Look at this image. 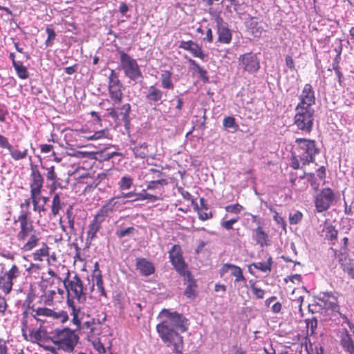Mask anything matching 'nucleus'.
Masks as SVG:
<instances>
[{
  "label": "nucleus",
  "instance_id": "1",
  "mask_svg": "<svg viewBox=\"0 0 354 354\" xmlns=\"http://www.w3.org/2000/svg\"><path fill=\"white\" fill-rule=\"evenodd\" d=\"M158 318L160 322L156 325V330L159 337L168 346H173L174 352L182 354L183 341L180 333L188 329V319L183 314L165 308L160 311Z\"/></svg>",
  "mask_w": 354,
  "mask_h": 354
},
{
  "label": "nucleus",
  "instance_id": "2",
  "mask_svg": "<svg viewBox=\"0 0 354 354\" xmlns=\"http://www.w3.org/2000/svg\"><path fill=\"white\" fill-rule=\"evenodd\" d=\"M70 275L68 270L66 277L62 281L66 291L68 306L75 305V300L79 304H84L86 301L87 288L84 286L83 281L77 274H75L71 278Z\"/></svg>",
  "mask_w": 354,
  "mask_h": 354
},
{
  "label": "nucleus",
  "instance_id": "3",
  "mask_svg": "<svg viewBox=\"0 0 354 354\" xmlns=\"http://www.w3.org/2000/svg\"><path fill=\"white\" fill-rule=\"evenodd\" d=\"M50 339L57 349L71 352L77 343L78 336L68 328H56L50 333Z\"/></svg>",
  "mask_w": 354,
  "mask_h": 354
},
{
  "label": "nucleus",
  "instance_id": "4",
  "mask_svg": "<svg viewBox=\"0 0 354 354\" xmlns=\"http://www.w3.org/2000/svg\"><path fill=\"white\" fill-rule=\"evenodd\" d=\"M295 142L297 144L295 152L298 154L302 165H306L313 162L316 154L319 153L315 141L305 138H297Z\"/></svg>",
  "mask_w": 354,
  "mask_h": 354
},
{
  "label": "nucleus",
  "instance_id": "5",
  "mask_svg": "<svg viewBox=\"0 0 354 354\" xmlns=\"http://www.w3.org/2000/svg\"><path fill=\"white\" fill-rule=\"evenodd\" d=\"M295 112L294 124L297 129L306 133L311 132L314 121V109L296 106Z\"/></svg>",
  "mask_w": 354,
  "mask_h": 354
},
{
  "label": "nucleus",
  "instance_id": "6",
  "mask_svg": "<svg viewBox=\"0 0 354 354\" xmlns=\"http://www.w3.org/2000/svg\"><path fill=\"white\" fill-rule=\"evenodd\" d=\"M120 55V66L127 77L136 82L143 77L140 68L136 59L132 58L123 50H118Z\"/></svg>",
  "mask_w": 354,
  "mask_h": 354
},
{
  "label": "nucleus",
  "instance_id": "7",
  "mask_svg": "<svg viewBox=\"0 0 354 354\" xmlns=\"http://www.w3.org/2000/svg\"><path fill=\"white\" fill-rule=\"evenodd\" d=\"M124 86L119 80L118 75L114 70H111L109 76L108 90L109 95L113 104H119L122 102Z\"/></svg>",
  "mask_w": 354,
  "mask_h": 354
},
{
  "label": "nucleus",
  "instance_id": "8",
  "mask_svg": "<svg viewBox=\"0 0 354 354\" xmlns=\"http://www.w3.org/2000/svg\"><path fill=\"white\" fill-rule=\"evenodd\" d=\"M335 200V194L330 188L322 189L314 199L315 206L317 212H323L330 208Z\"/></svg>",
  "mask_w": 354,
  "mask_h": 354
},
{
  "label": "nucleus",
  "instance_id": "9",
  "mask_svg": "<svg viewBox=\"0 0 354 354\" xmlns=\"http://www.w3.org/2000/svg\"><path fill=\"white\" fill-rule=\"evenodd\" d=\"M169 259L179 274H185L189 270L183 257V252L179 245H174L169 251Z\"/></svg>",
  "mask_w": 354,
  "mask_h": 354
},
{
  "label": "nucleus",
  "instance_id": "10",
  "mask_svg": "<svg viewBox=\"0 0 354 354\" xmlns=\"http://www.w3.org/2000/svg\"><path fill=\"white\" fill-rule=\"evenodd\" d=\"M238 59L240 67L249 73H254L260 68L257 54L252 52L240 55Z\"/></svg>",
  "mask_w": 354,
  "mask_h": 354
},
{
  "label": "nucleus",
  "instance_id": "11",
  "mask_svg": "<svg viewBox=\"0 0 354 354\" xmlns=\"http://www.w3.org/2000/svg\"><path fill=\"white\" fill-rule=\"evenodd\" d=\"M30 196L40 195L44 184V178L37 165L30 164Z\"/></svg>",
  "mask_w": 354,
  "mask_h": 354
},
{
  "label": "nucleus",
  "instance_id": "12",
  "mask_svg": "<svg viewBox=\"0 0 354 354\" xmlns=\"http://www.w3.org/2000/svg\"><path fill=\"white\" fill-rule=\"evenodd\" d=\"M28 212L22 209L18 217L20 223V231L17 234L19 241H25L32 232H35L31 221H28Z\"/></svg>",
  "mask_w": 354,
  "mask_h": 354
},
{
  "label": "nucleus",
  "instance_id": "13",
  "mask_svg": "<svg viewBox=\"0 0 354 354\" xmlns=\"http://www.w3.org/2000/svg\"><path fill=\"white\" fill-rule=\"evenodd\" d=\"M317 299L322 303L320 306H323L327 310L333 312L341 313L339 312V306L338 305L337 297L331 292H321L317 296Z\"/></svg>",
  "mask_w": 354,
  "mask_h": 354
},
{
  "label": "nucleus",
  "instance_id": "14",
  "mask_svg": "<svg viewBox=\"0 0 354 354\" xmlns=\"http://www.w3.org/2000/svg\"><path fill=\"white\" fill-rule=\"evenodd\" d=\"M299 103L296 106L313 109V105L315 104V95L313 86L310 84H306L301 94L299 95Z\"/></svg>",
  "mask_w": 354,
  "mask_h": 354
},
{
  "label": "nucleus",
  "instance_id": "15",
  "mask_svg": "<svg viewBox=\"0 0 354 354\" xmlns=\"http://www.w3.org/2000/svg\"><path fill=\"white\" fill-rule=\"evenodd\" d=\"M218 33V41L223 44H230L232 40V32L228 25L219 15L215 17Z\"/></svg>",
  "mask_w": 354,
  "mask_h": 354
},
{
  "label": "nucleus",
  "instance_id": "16",
  "mask_svg": "<svg viewBox=\"0 0 354 354\" xmlns=\"http://www.w3.org/2000/svg\"><path fill=\"white\" fill-rule=\"evenodd\" d=\"M118 199L116 196H114L109 199L97 212V216L101 220L104 221V218L107 217L112 212L117 211L120 205H124L123 202L120 203L116 201Z\"/></svg>",
  "mask_w": 354,
  "mask_h": 354
},
{
  "label": "nucleus",
  "instance_id": "17",
  "mask_svg": "<svg viewBox=\"0 0 354 354\" xmlns=\"http://www.w3.org/2000/svg\"><path fill=\"white\" fill-rule=\"evenodd\" d=\"M179 48L190 52L194 57H198L202 60H205L206 57V55L201 47L192 40L181 41Z\"/></svg>",
  "mask_w": 354,
  "mask_h": 354
},
{
  "label": "nucleus",
  "instance_id": "18",
  "mask_svg": "<svg viewBox=\"0 0 354 354\" xmlns=\"http://www.w3.org/2000/svg\"><path fill=\"white\" fill-rule=\"evenodd\" d=\"M230 270H232L231 273L235 277V283L243 281L246 286V279L243 274L241 268L231 263L224 264L220 269L221 275H223L227 273Z\"/></svg>",
  "mask_w": 354,
  "mask_h": 354
},
{
  "label": "nucleus",
  "instance_id": "19",
  "mask_svg": "<svg viewBox=\"0 0 354 354\" xmlns=\"http://www.w3.org/2000/svg\"><path fill=\"white\" fill-rule=\"evenodd\" d=\"M136 266L140 273L145 277L149 276L155 272L153 263L145 258H137L136 259Z\"/></svg>",
  "mask_w": 354,
  "mask_h": 354
},
{
  "label": "nucleus",
  "instance_id": "20",
  "mask_svg": "<svg viewBox=\"0 0 354 354\" xmlns=\"http://www.w3.org/2000/svg\"><path fill=\"white\" fill-rule=\"evenodd\" d=\"M102 222V220L95 216L88 224L86 232V243L90 245L91 241L97 237V233L101 228V223Z\"/></svg>",
  "mask_w": 354,
  "mask_h": 354
},
{
  "label": "nucleus",
  "instance_id": "21",
  "mask_svg": "<svg viewBox=\"0 0 354 354\" xmlns=\"http://www.w3.org/2000/svg\"><path fill=\"white\" fill-rule=\"evenodd\" d=\"M162 97L163 92L155 85L148 87L145 99L149 104H152L158 102L162 100Z\"/></svg>",
  "mask_w": 354,
  "mask_h": 354
},
{
  "label": "nucleus",
  "instance_id": "22",
  "mask_svg": "<svg viewBox=\"0 0 354 354\" xmlns=\"http://www.w3.org/2000/svg\"><path fill=\"white\" fill-rule=\"evenodd\" d=\"M184 277V279L187 283V287L185 290V295L189 299H193L196 295V283L194 279L192 277L191 273L189 272L185 274H180Z\"/></svg>",
  "mask_w": 354,
  "mask_h": 354
},
{
  "label": "nucleus",
  "instance_id": "23",
  "mask_svg": "<svg viewBox=\"0 0 354 354\" xmlns=\"http://www.w3.org/2000/svg\"><path fill=\"white\" fill-rule=\"evenodd\" d=\"M339 315L344 319V322L348 325L350 330L348 331L346 328H343L339 332V344L342 346V342L343 339L346 337V335L350 337L353 344H354V324L352 323L344 314L339 313Z\"/></svg>",
  "mask_w": 354,
  "mask_h": 354
},
{
  "label": "nucleus",
  "instance_id": "24",
  "mask_svg": "<svg viewBox=\"0 0 354 354\" xmlns=\"http://www.w3.org/2000/svg\"><path fill=\"white\" fill-rule=\"evenodd\" d=\"M254 239L256 243L260 245L261 247L266 246L268 245V235L263 230L261 226H257V227L253 230Z\"/></svg>",
  "mask_w": 354,
  "mask_h": 354
},
{
  "label": "nucleus",
  "instance_id": "25",
  "mask_svg": "<svg viewBox=\"0 0 354 354\" xmlns=\"http://www.w3.org/2000/svg\"><path fill=\"white\" fill-rule=\"evenodd\" d=\"M119 111L118 120L124 122L126 128L130 124V111L131 105L129 103L123 104L121 107L118 108Z\"/></svg>",
  "mask_w": 354,
  "mask_h": 354
},
{
  "label": "nucleus",
  "instance_id": "26",
  "mask_svg": "<svg viewBox=\"0 0 354 354\" xmlns=\"http://www.w3.org/2000/svg\"><path fill=\"white\" fill-rule=\"evenodd\" d=\"M15 160H20L26 158L28 155V149H24L23 150H19L15 148L12 145L9 144L6 149Z\"/></svg>",
  "mask_w": 354,
  "mask_h": 354
},
{
  "label": "nucleus",
  "instance_id": "27",
  "mask_svg": "<svg viewBox=\"0 0 354 354\" xmlns=\"http://www.w3.org/2000/svg\"><path fill=\"white\" fill-rule=\"evenodd\" d=\"M161 199L162 198L160 197L147 193L146 189H143L141 192L138 193V198L125 201L123 202V204H127L129 202H134L137 201L144 200H149L151 202H155Z\"/></svg>",
  "mask_w": 354,
  "mask_h": 354
},
{
  "label": "nucleus",
  "instance_id": "28",
  "mask_svg": "<svg viewBox=\"0 0 354 354\" xmlns=\"http://www.w3.org/2000/svg\"><path fill=\"white\" fill-rule=\"evenodd\" d=\"M172 73L170 71H164L160 75L161 86L165 89H174V84L171 80Z\"/></svg>",
  "mask_w": 354,
  "mask_h": 354
},
{
  "label": "nucleus",
  "instance_id": "29",
  "mask_svg": "<svg viewBox=\"0 0 354 354\" xmlns=\"http://www.w3.org/2000/svg\"><path fill=\"white\" fill-rule=\"evenodd\" d=\"M273 263L272 257H269L266 262H255L249 266V271L250 272V268L254 267L256 269L259 270L263 272H270L272 270V265Z\"/></svg>",
  "mask_w": 354,
  "mask_h": 354
},
{
  "label": "nucleus",
  "instance_id": "30",
  "mask_svg": "<svg viewBox=\"0 0 354 354\" xmlns=\"http://www.w3.org/2000/svg\"><path fill=\"white\" fill-rule=\"evenodd\" d=\"M93 284L91 287V291H93L94 286L97 288L104 286L102 276L100 270L99 269L98 263H95V269L92 275Z\"/></svg>",
  "mask_w": 354,
  "mask_h": 354
},
{
  "label": "nucleus",
  "instance_id": "31",
  "mask_svg": "<svg viewBox=\"0 0 354 354\" xmlns=\"http://www.w3.org/2000/svg\"><path fill=\"white\" fill-rule=\"evenodd\" d=\"M32 319H36V317H54L55 314L53 310L47 308H38L36 310L32 308Z\"/></svg>",
  "mask_w": 354,
  "mask_h": 354
},
{
  "label": "nucleus",
  "instance_id": "32",
  "mask_svg": "<svg viewBox=\"0 0 354 354\" xmlns=\"http://www.w3.org/2000/svg\"><path fill=\"white\" fill-rule=\"evenodd\" d=\"M13 286V282L10 281L6 275L0 276V289L6 294H9Z\"/></svg>",
  "mask_w": 354,
  "mask_h": 354
},
{
  "label": "nucleus",
  "instance_id": "33",
  "mask_svg": "<svg viewBox=\"0 0 354 354\" xmlns=\"http://www.w3.org/2000/svg\"><path fill=\"white\" fill-rule=\"evenodd\" d=\"M14 68L16 71L17 76L20 79L26 80L29 77V72L26 66H24L21 62L19 63H14Z\"/></svg>",
  "mask_w": 354,
  "mask_h": 354
},
{
  "label": "nucleus",
  "instance_id": "34",
  "mask_svg": "<svg viewBox=\"0 0 354 354\" xmlns=\"http://www.w3.org/2000/svg\"><path fill=\"white\" fill-rule=\"evenodd\" d=\"M30 236L28 241L23 245L22 250L27 252L30 251L36 247L39 241V238L35 234V232L30 234Z\"/></svg>",
  "mask_w": 354,
  "mask_h": 354
},
{
  "label": "nucleus",
  "instance_id": "35",
  "mask_svg": "<svg viewBox=\"0 0 354 354\" xmlns=\"http://www.w3.org/2000/svg\"><path fill=\"white\" fill-rule=\"evenodd\" d=\"M168 184V181L165 178H158L152 180L147 182V190H153L159 189L160 187H163Z\"/></svg>",
  "mask_w": 354,
  "mask_h": 354
},
{
  "label": "nucleus",
  "instance_id": "36",
  "mask_svg": "<svg viewBox=\"0 0 354 354\" xmlns=\"http://www.w3.org/2000/svg\"><path fill=\"white\" fill-rule=\"evenodd\" d=\"M189 62L190 63V64L192 66H193L196 71L198 72V75H199V77L205 82H208L209 80V78L207 75V71L205 69H204L203 68L201 67L198 64L197 62L192 59H189Z\"/></svg>",
  "mask_w": 354,
  "mask_h": 354
},
{
  "label": "nucleus",
  "instance_id": "37",
  "mask_svg": "<svg viewBox=\"0 0 354 354\" xmlns=\"http://www.w3.org/2000/svg\"><path fill=\"white\" fill-rule=\"evenodd\" d=\"M62 205L59 194L56 193L53 196L51 206V212L54 216L58 214Z\"/></svg>",
  "mask_w": 354,
  "mask_h": 354
},
{
  "label": "nucleus",
  "instance_id": "38",
  "mask_svg": "<svg viewBox=\"0 0 354 354\" xmlns=\"http://www.w3.org/2000/svg\"><path fill=\"white\" fill-rule=\"evenodd\" d=\"M133 185V178L128 175L124 176L118 182L119 189L121 191L129 189Z\"/></svg>",
  "mask_w": 354,
  "mask_h": 354
},
{
  "label": "nucleus",
  "instance_id": "39",
  "mask_svg": "<svg viewBox=\"0 0 354 354\" xmlns=\"http://www.w3.org/2000/svg\"><path fill=\"white\" fill-rule=\"evenodd\" d=\"M342 348L348 354H354V344L348 335L343 339Z\"/></svg>",
  "mask_w": 354,
  "mask_h": 354
},
{
  "label": "nucleus",
  "instance_id": "40",
  "mask_svg": "<svg viewBox=\"0 0 354 354\" xmlns=\"http://www.w3.org/2000/svg\"><path fill=\"white\" fill-rule=\"evenodd\" d=\"M55 295V290H47L44 291V293L41 295V298L46 305L50 306L53 304V301Z\"/></svg>",
  "mask_w": 354,
  "mask_h": 354
},
{
  "label": "nucleus",
  "instance_id": "41",
  "mask_svg": "<svg viewBox=\"0 0 354 354\" xmlns=\"http://www.w3.org/2000/svg\"><path fill=\"white\" fill-rule=\"evenodd\" d=\"M223 124L225 129H231L232 132L237 131L238 124L235 122V119L232 116H227L223 119Z\"/></svg>",
  "mask_w": 354,
  "mask_h": 354
},
{
  "label": "nucleus",
  "instance_id": "42",
  "mask_svg": "<svg viewBox=\"0 0 354 354\" xmlns=\"http://www.w3.org/2000/svg\"><path fill=\"white\" fill-rule=\"evenodd\" d=\"M20 274L21 272L19 268L16 265H13L11 268L3 274L13 282L15 279L19 277Z\"/></svg>",
  "mask_w": 354,
  "mask_h": 354
},
{
  "label": "nucleus",
  "instance_id": "43",
  "mask_svg": "<svg viewBox=\"0 0 354 354\" xmlns=\"http://www.w3.org/2000/svg\"><path fill=\"white\" fill-rule=\"evenodd\" d=\"M48 255V247L44 245V247L37 250L33 253V259L35 261H42L43 258Z\"/></svg>",
  "mask_w": 354,
  "mask_h": 354
},
{
  "label": "nucleus",
  "instance_id": "44",
  "mask_svg": "<svg viewBox=\"0 0 354 354\" xmlns=\"http://www.w3.org/2000/svg\"><path fill=\"white\" fill-rule=\"evenodd\" d=\"M244 209L239 203L231 204L225 207V210L231 214H239Z\"/></svg>",
  "mask_w": 354,
  "mask_h": 354
},
{
  "label": "nucleus",
  "instance_id": "45",
  "mask_svg": "<svg viewBox=\"0 0 354 354\" xmlns=\"http://www.w3.org/2000/svg\"><path fill=\"white\" fill-rule=\"evenodd\" d=\"M32 203L33 204V209L35 212H38L40 213L41 212L46 211V208L44 207V205H39V202L40 200V195H35V196H30Z\"/></svg>",
  "mask_w": 354,
  "mask_h": 354
},
{
  "label": "nucleus",
  "instance_id": "46",
  "mask_svg": "<svg viewBox=\"0 0 354 354\" xmlns=\"http://www.w3.org/2000/svg\"><path fill=\"white\" fill-rule=\"evenodd\" d=\"M332 66H333V70L335 71V75L337 77L338 82H339V85H341L342 82L343 75L340 71V67L339 66V61H337V58H335L333 63L332 64Z\"/></svg>",
  "mask_w": 354,
  "mask_h": 354
},
{
  "label": "nucleus",
  "instance_id": "47",
  "mask_svg": "<svg viewBox=\"0 0 354 354\" xmlns=\"http://www.w3.org/2000/svg\"><path fill=\"white\" fill-rule=\"evenodd\" d=\"M239 219V216H236L230 220L222 221L221 225L226 230H231L233 229V225L238 222Z\"/></svg>",
  "mask_w": 354,
  "mask_h": 354
},
{
  "label": "nucleus",
  "instance_id": "48",
  "mask_svg": "<svg viewBox=\"0 0 354 354\" xmlns=\"http://www.w3.org/2000/svg\"><path fill=\"white\" fill-rule=\"evenodd\" d=\"M71 308V315H73V322L76 326H79L80 325V320L78 318V315L80 311V308L78 307L77 308L75 305H73V306H68Z\"/></svg>",
  "mask_w": 354,
  "mask_h": 354
},
{
  "label": "nucleus",
  "instance_id": "49",
  "mask_svg": "<svg viewBox=\"0 0 354 354\" xmlns=\"http://www.w3.org/2000/svg\"><path fill=\"white\" fill-rule=\"evenodd\" d=\"M42 167L44 169H46L47 171V172L46 174V179L48 181L51 182V181L55 180L58 178L56 173L55 172V167L54 166H51L50 167H46V168L42 166Z\"/></svg>",
  "mask_w": 354,
  "mask_h": 354
},
{
  "label": "nucleus",
  "instance_id": "50",
  "mask_svg": "<svg viewBox=\"0 0 354 354\" xmlns=\"http://www.w3.org/2000/svg\"><path fill=\"white\" fill-rule=\"evenodd\" d=\"M302 216V213L299 211L290 214L289 216L290 223L292 225L297 224L301 220Z\"/></svg>",
  "mask_w": 354,
  "mask_h": 354
},
{
  "label": "nucleus",
  "instance_id": "51",
  "mask_svg": "<svg viewBox=\"0 0 354 354\" xmlns=\"http://www.w3.org/2000/svg\"><path fill=\"white\" fill-rule=\"evenodd\" d=\"M46 32L48 34V38L45 41V44L46 46H50L52 45V41L55 38L56 34L54 30L49 27L46 29Z\"/></svg>",
  "mask_w": 354,
  "mask_h": 354
},
{
  "label": "nucleus",
  "instance_id": "52",
  "mask_svg": "<svg viewBox=\"0 0 354 354\" xmlns=\"http://www.w3.org/2000/svg\"><path fill=\"white\" fill-rule=\"evenodd\" d=\"M66 215H67L68 223L69 228L71 230V232H75V218L72 215V213L71 212V208L67 209Z\"/></svg>",
  "mask_w": 354,
  "mask_h": 354
},
{
  "label": "nucleus",
  "instance_id": "53",
  "mask_svg": "<svg viewBox=\"0 0 354 354\" xmlns=\"http://www.w3.org/2000/svg\"><path fill=\"white\" fill-rule=\"evenodd\" d=\"M134 230L135 229L133 227H129L124 230H117L115 234L119 238H123L126 236L131 234Z\"/></svg>",
  "mask_w": 354,
  "mask_h": 354
},
{
  "label": "nucleus",
  "instance_id": "54",
  "mask_svg": "<svg viewBox=\"0 0 354 354\" xmlns=\"http://www.w3.org/2000/svg\"><path fill=\"white\" fill-rule=\"evenodd\" d=\"M317 319L315 317L306 319V326L310 329L311 333H314L317 327Z\"/></svg>",
  "mask_w": 354,
  "mask_h": 354
},
{
  "label": "nucleus",
  "instance_id": "55",
  "mask_svg": "<svg viewBox=\"0 0 354 354\" xmlns=\"http://www.w3.org/2000/svg\"><path fill=\"white\" fill-rule=\"evenodd\" d=\"M299 161H300V160L298 156V154L295 151L292 153V158H291V162H290L291 167H292L294 169H299L300 166H299Z\"/></svg>",
  "mask_w": 354,
  "mask_h": 354
},
{
  "label": "nucleus",
  "instance_id": "56",
  "mask_svg": "<svg viewBox=\"0 0 354 354\" xmlns=\"http://www.w3.org/2000/svg\"><path fill=\"white\" fill-rule=\"evenodd\" d=\"M162 175V173L160 171L157 170L156 169H150L145 176L146 177L151 176L153 179H155V178L158 179V178H161Z\"/></svg>",
  "mask_w": 354,
  "mask_h": 354
},
{
  "label": "nucleus",
  "instance_id": "57",
  "mask_svg": "<svg viewBox=\"0 0 354 354\" xmlns=\"http://www.w3.org/2000/svg\"><path fill=\"white\" fill-rule=\"evenodd\" d=\"M28 319H29V317H28V312L26 310L24 311L23 314H22V319H21V325H22L21 330L23 332L24 335H25V336H26L25 331H26V328H27Z\"/></svg>",
  "mask_w": 354,
  "mask_h": 354
},
{
  "label": "nucleus",
  "instance_id": "58",
  "mask_svg": "<svg viewBox=\"0 0 354 354\" xmlns=\"http://www.w3.org/2000/svg\"><path fill=\"white\" fill-rule=\"evenodd\" d=\"M194 209L197 210L198 214V217L202 221H206L212 216L210 213L205 212H203L202 210H200L197 204L196 205Z\"/></svg>",
  "mask_w": 354,
  "mask_h": 354
},
{
  "label": "nucleus",
  "instance_id": "59",
  "mask_svg": "<svg viewBox=\"0 0 354 354\" xmlns=\"http://www.w3.org/2000/svg\"><path fill=\"white\" fill-rule=\"evenodd\" d=\"M116 198L118 199L122 198H132V199H133L135 198H138V193L136 192H129L127 193L122 192L120 194L116 196Z\"/></svg>",
  "mask_w": 354,
  "mask_h": 354
},
{
  "label": "nucleus",
  "instance_id": "60",
  "mask_svg": "<svg viewBox=\"0 0 354 354\" xmlns=\"http://www.w3.org/2000/svg\"><path fill=\"white\" fill-rule=\"evenodd\" d=\"M57 188L62 189L63 186L62 183L60 182V179L57 178L55 180L51 181V185L50 187V192H55Z\"/></svg>",
  "mask_w": 354,
  "mask_h": 354
},
{
  "label": "nucleus",
  "instance_id": "61",
  "mask_svg": "<svg viewBox=\"0 0 354 354\" xmlns=\"http://www.w3.org/2000/svg\"><path fill=\"white\" fill-rule=\"evenodd\" d=\"M252 292L257 299H263L265 295V290L257 287H252Z\"/></svg>",
  "mask_w": 354,
  "mask_h": 354
},
{
  "label": "nucleus",
  "instance_id": "62",
  "mask_svg": "<svg viewBox=\"0 0 354 354\" xmlns=\"http://www.w3.org/2000/svg\"><path fill=\"white\" fill-rule=\"evenodd\" d=\"M132 150L136 158H145L147 156L145 151H142L141 149L140 150V147L138 146H136L132 149Z\"/></svg>",
  "mask_w": 354,
  "mask_h": 354
},
{
  "label": "nucleus",
  "instance_id": "63",
  "mask_svg": "<svg viewBox=\"0 0 354 354\" xmlns=\"http://www.w3.org/2000/svg\"><path fill=\"white\" fill-rule=\"evenodd\" d=\"M8 113V111L4 108V104L0 102V122L6 120Z\"/></svg>",
  "mask_w": 354,
  "mask_h": 354
},
{
  "label": "nucleus",
  "instance_id": "64",
  "mask_svg": "<svg viewBox=\"0 0 354 354\" xmlns=\"http://www.w3.org/2000/svg\"><path fill=\"white\" fill-rule=\"evenodd\" d=\"M178 191L182 195V196L184 199L187 200V201H189L192 199L191 194L189 192L185 190L183 188L178 187Z\"/></svg>",
  "mask_w": 354,
  "mask_h": 354
}]
</instances>
